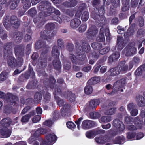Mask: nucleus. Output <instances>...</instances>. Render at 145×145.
Wrapping results in <instances>:
<instances>
[{
    "label": "nucleus",
    "instance_id": "1",
    "mask_svg": "<svg viewBox=\"0 0 145 145\" xmlns=\"http://www.w3.org/2000/svg\"><path fill=\"white\" fill-rule=\"evenodd\" d=\"M105 13L104 8L101 6L99 9L93 10L91 13V17L93 19L100 27H103L106 24V18L103 15Z\"/></svg>",
    "mask_w": 145,
    "mask_h": 145
},
{
    "label": "nucleus",
    "instance_id": "2",
    "mask_svg": "<svg viewBox=\"0 0 145 145\" xmlns=\"http://www.w3.org/2000/svg\"><path fill=\"white\" fill-rule=\"evenodd\" d=\"M8 19L9 16H7L3 20V24L6 29L7 30H9L11 26L15 29H18L20 25V21L17 17L13 15L10 17L9 20Z\"/></svg>",
    "mask_w": 145,
    "mask_h": 145
},
{
    "label": "nucleus",
    "instance_id": "3",
    "mask_svg": "<svg viewBox=\"0 0 145 145\" xmlns=\"http://www.w3.org/2000/svg\"><path fill=\"white\" fill-rule=\"evenodd\" d=\"M82 46L80 43L78 41H76L75 43L76 52L78 54L83 52L87 53H90L91 52V50L89 44L86 42H84L83 40L82 41Z\"/></svg>",
    "mask_w": 145,
    "mask_h": 145
},
{
    "label": "nucleus",
    "instance_id": "4",
    "mask_svg": "<svg viewBox=\"0 0 145 145\" xmlns=\"http://www.w3.org/2000/svg\"><path fill=\"white\" fill-rule=\"evenodd\" d=\"M125 84V82L123 80H120L115 82L112 88V91L108 94L110 95H113L123 91V87Z\"/></svg>",
    "mask_w": 145,
    "mask_h": 145
},
{
    "label": "nucleus",
    "instance_id": "5",
    "mask_svg": "<svg viewBox=\"0 0 145 145\" xmlns=\"http://www.w3.org/2000/svg\"><path fill=\"white\" fill-rule=\"evenodd\" d=\"M77 56H78L77 58H76L75 56L73 54H69V58L71 60L72 62L73 63L76 64L78 63V61H82L81 63H80V64H83L85 62H84V61L86 58V55L82 53H80L79 54H78L77 53Z\"/></svg>",
    "mask_w": 145,
    "mask_h": 145
},
{
    "label": "nucleus",
    "instance_id": "6",
    "mask_svg": "<svg viewBox=\"0 0 145 145\" xmlns=\"http://www.w3.org/2000/svg\"><path fill=\"white\" fill-rule=\"evenodd\" d=\"M135 45L134 42L129 43L125 48L124 50H126L125 56H130L135 54L137 52L136 48L134 46Z\"/></svg>",
    "mask_w": 145,
    "mask_h": 145
},
{
    "label": "nucleus",
    "instance_id": "7",
    "mask_svg": "<svg viewBox=\"0 0 145 145\" xmlns=\"http://www.w3.org/2000/svg\"><path fill=\"white\" fill-rule=\"evenodd\" d=\"M61 90L59 88V87H55V90L53 93L55 99L57 101V104L59 106H63L65 102L63 100L60 99L58 95H61L63 97H64L63 94H61Z\"/></svg>",
    "mask_w": 145,
    "mask_h": 145
},
{
    "label": "nucleus",
    "instance_id": "8",
    "mask_svg": "<svg viewBox=\"0 0 145 145\" xmlns=\"http://www.w3.org/2000/svg\"><path fill=\"white\" fill-rule=\"evenodd\" d=\"M133 120L135 124L136 125L138 129H141L142 127V121H140L138 117H135L133 120L129 116H127L125 119V120L127 124H129Z\"/></svg>",
    "mask_w": 145,
    "mask_h": 145
},
{
    "label": "nucleus",
    "instance_id": "9",
    "mask_svg": "<svg viewBox=\"0 0 145 145\" xmlns=\"http://www.w3.org/2000/svg\"><path fill=\"white\" fill-rule=\"evenodd\" d=\"M46 141H43L41 145H52L57 140L56 136L53 133L49 134L46 136Z\"/></svg>",
    "mask_w": 145,
    "mask_h": 145
},
{
    "label": "nucleus",
    "instance_id": "10",
    "mask_svg": "<svg viewBox=\"0 0 145 145\" xmlns=\"http://www.w3.org/2000/svg\"><path fill=\"white\" fill-rule=\"evenodd\" d=\"M25 46L22 44L16 45L14 48V53L16 56H23L24 54Z\"/></svg>",
    "mask_w": 145,
    "mask_h": 145
},
{
    "label": "nucleus",
    "instance_id": "11",
    "mask_svg": "<svg viewBox=\"0 0 145 145\" xmlns=\"http://www.w3.org/2000/svg\"><path fill=\"white\" fill-rule=\"evenodd\" d=\"M13 44L12 42H8L5 43L3 46V56L6 57V55L12 54V48Z\"/></svg>",
    "mask_w": 145,
    "mask_h": 145
},
{
    "label": "nucleus",
    "instance_id": "12",
    "mask_svg": "<svg viewBox=\"0 0 145 145\" xmlns=\"http://www.w3.org/2000/svg\"><path fill=\"white\" fill-rule=\"evenodd\" d=\"M12 54L6 56L5 57L3 56V57L4 59H7V63L8 65L11 67H13L17 66V61L16 59L13 56H12Z\"/></svg>",
    "mask_w": 145,
    "mask_h": 145
},
{
    "label": "nucleus",
    "instance_id": "13",
    "mask_svg": "<svg viewBox=\"0 0 145 145\" xmlns=\"http://www.w3.org/2000/svg\"><path fill=\"white\" fill-rule=\"evenodd\" d=\"M51 3L47 1H43L38 4V9L40 10H47L49 11V9L51 7Z\"/></svg>",
    "mask_w": 145,
    "mask_h": 145
},
{
    "label": "nucleus",
    "instance_id": "14",
    "mask_svg": "<svg viewBox=\"0 0 145 145\" xmlns=\"http://www.w3.org/2000/svg\"><path fill=\"white\" fill-rule=\"evenodd\" d=\"M18 118L17 117L14 118L12 121H11L10 118H6L1 120V123L5 127L8 126L10 125H13L14 124L17 123V120Z\"/></svg>",
    "mask_w": 145,
    "mask_h": 145
},
{
    "label": "nucleus",
    "instance_id": "15",
    "mask_svg": "<svg viewBox=\"0 0 145 145\" xmlns=\"http://www.w3.org/2000/svg\"><path fill=\"white\" fill-rule=\"evenodd\" d=\"M100 103V101L99 99H94L91 100L89 103V106H86L85 109L86 111L90 110L95 108Z\"/></svg>",
    "mask_w": 145,
    "mask_h": 145
},
{
    "label": "nucleus",
    "instance_id": "16",
    "mask_svg": "<svg viewBox=\"0 0 145 145\" xmlns=\"http://www.w3.org/2000/svg\"><path fill=\"white\" fill-rule=\"evenodd\" d=\"M113 125L120 131H122L125 129L123 123L118 119H115L113 121Z\"/></svg>",
    "mask_w": 145,
    "mask_h": 145
},
{
    "label": "nucleus",
    "instance_id": "17",
    "mask_svg": "<svg viewBox=\"0 0 145 145\" xmlns=\"http://www.w3.org/2000/svg\"><path fill=\"white\" fill-rule=\"evenodd\" d=\"M105 131L102 129L98 130H91L87 132L86 134L87 137L89 138H93L95 135L100 133H104Z\"/></svg>",
    "mask_w": 145,
    "mask_h": 145
},
{
    "label": "nucleus",
    "instance_id": "18",
    "mask_svg": "<svg viewBox=\"0 0 145 145\" xmlns=\"http://www.w3.org/2000/svg\"><path fill=\"white\" fill-rule=\"evenodd\" d=\"M120 56V53L118 52H115L111 55L108 58V63L111 64L113 62H115L118 60Z\"/></svg>",
    "mask_w": 145,
    "mask_h": 145
},
{
    "label": "nucleus",
    "instance_id": "19",
    "mask_svg": "<svg viewBox=\"0 0 145 145\" xmlns=\"http://www.w3.org/2000/svg\"><path fill=\"white\" fill-rule=\"evenodd\" d=\"M3 128L2 129H0V132L1 136L0 137L2 138H7L9 137L11 134V130L7 128L8 126L5 127L1 123Z\"/></svg>",
    "mask_w": 145,
    "mask_h": 145
},
{
    "label": "nucleus",
    "instance_id": "20",
    "mask_svg": "<svg viewBox=\"0 0 145 145\" xmlns=\"http://www.w3.org/2000/svg\"><path fill=\"white\" fill-rule=\"evenodd\" d=\"M23 36L22 32L16 31L13 33V38L14 41L16 43L20 42L22 40Z\"/></svg>",
    "mask_w": 145,
    "mask_h": 145
},
{
    "label": "nucleus",
    "instance_id": "21",
    "mask_svg": "<svg viewBox=\"0 0 145 145\" xmlns=\"http://www.w3.org/2000/svg\"><path fill=\"white\" fill-rule=\"evenodd\" d=\"M98 32V30L95 25H92L89 28L86 33V35L92 37L94 36Z\"/></svg>",
    "mask_w": 145,
    "mask_h": 145
},
{
    "label": "nucleus",
    "instance_id": "22",
    "mask_svg": "<svg viewBox=\"0 0 145 145\" xmlns=\"http://www.w3.org/2000/svg\"><path fill=\"white\" fill-rule=\"evenodd\" d=\"M50 31L46 29L40 32V35L41 38L46 40L48 42H50Z\"/></svg>",
    "mask_w": 145,
    "mask_h": 145
},
{
    "label": "nucleus",
    "instance_id": "23",
    "mask_svg": "<svg viewBox=\"0 0 145 145\" xmlns=\"http://www.w3.org/2000/svg\"><path fill=\"white\" fill-rule=\"evenodd\" d=\"M93 122L89 120H84L82 122V127L85 129H87L91 128L93 125Z\"/></svg>",
    "mask_w": 145,
    "mask_h": 145
},
{
    "label": "nucleus",
    "instance_id": "24",
    "mask_svg": "<svg viewBox=\"0 0 145 145\" xmlns=\"http://www.w3.org/2000/svg\"><path fill=\"white\" fill-rule=\"evenodd\" d=\"M62 106L63 108L61 109L62 115L64 117L68 116L70 106L68 104L65 103Z\"/></svg>",
    "mask_w": 145,
    "mask_h": 145
},
{
    "label": "nucleus",
    "instance_id": "25",
    "mask_svg": "<svg viewBox=\"0 0 145 145\" xmlns=\"http://www.w3.org/2000/svg\"><path fill=\"white\" fill-rule=\"evenodd\" d=\"M53 64L54 67L59 72L61 71V63L59 59H55L53 61Z\"/></svg>",
    "mask_w": 145,
    "mask_h": 145
},
{
    "label": "nucleus",
    "instance_id": "26",
    "mask_svg": "<svg viewBox=\"0 0 145 145\" xmlns=\"http://www.w3.org/2000/svg\"><path fill=\"white\" fill-rule=\"evenodd\" d=\"M51 53L52 56L55 59L59 58L60 55L59 51L56 46H54L52 47Z\"/></svg>",
    "mask_w": 145,
    "mask_h": 145
},
{
    "label": "nucleus",
    "instance_id": "27",
    "mask_svg": "<svg viewBox=\"0 0 145 145\" xmlns=\"http://www.w3.org/2000/svg\"><path fill=\"white\" fill-rule=\"evenodd\" d=\"M47 57L45 54H41L39 59L40 64L42 68L46 67L47 65Z\"/></svg>",
    "mask_w": 145,
    "mask_h": 145
},
{
    "label": "nucleus",
    "instance_id": "28",
    "mask_svg": "<svg viewBox=\"0 0 145 145\" xmlns=\"http://www.w3.org/2000/svg\"><path fill=\"white\" fill-rule=\"evenodd\" d=\"M81 21L77 18H74L71 20L70 22V25L72 28H77L80 25Z\"/></svg>",
    "mask_w": 145,
    "mask_h": 145
},
{
    "label": "nucleus",
    "instance_id": "29",
    "mask_svg": "<svg viewBox=\"0 0 145 145\" xmlns=\"http://www.w3.org/2000/svg\"><path fill=\"white\" fill-rule=\"evenodd\" d=\"M136 101L139 106L142 107L145 105V99L142 95L137 96Z\"/></svg>",
    "mask_w": 145,
    "mask_h": 145
},
{
    "label": "nucleus",
    "instance_id": "30",
    "mask_svg": "<svg viewBox=\"0 0 145 145\" xmlns=\"http://www.w3.org/2000/svg\"><path fill=\"white\" fill-rule=\"evenodd\" d=\"M64 97L68 99L71 102L75 100V96L74 94L71 92L67 91L63 94Z\"/></svg>",
    "mask_w": 145,
    "mask_h": 145
},
{
    "label": "nucleus",
    "instance_id": "31",
    "mask_svg": "<svg viewBox=\"0 0 145 145\" xmlns=\"http://www.w3.org/2000/svg\"><path fill=\"white\" fill-rule=\"evenodd\" d=\"M118 45V49L121 50L125 46V43L124 42V40L122 37H118L117 39V44Z\"/></svg>",
    "mask_w": 145,
    "mask_h": 145
},
{
    "label": "nucleus",
    "instance_id": "32",
    "mask_svg": "<svg viewBox=\"0 0 145 145\" xmlns=\"http://www.w3.org/2000/svg\"><path fill=\"white\" fill-rule=\"evenodd\" d=\"M95 140L97 143L100 144H104L106 142L109 141V140L106 137H96Z\"/></svg>",
    "mask_w": 145,
    "mask_h": 145
},
{
    "label": "nucleus",
    "instance_id": "33",
    "mask_svg": "<svg viewBox=\"0 0 145 145\" xmlns=\"http://www.w3.org/2000/svg\"><path fill=\"white\" fill-rule=\"evenodd\" d=\"M104 28L101 27L100 30L99 34L97 37L96 40L98 42H103L105 40V37L104 34Z\"/></svg>",
    "mask_w": 145,
    "mask_h": 145
},
{
    "label": "nucleus",
    "instance_id": "34",
    "mask_svg": "<svg viewBox=\"0 0 145 145\" xmlns=\"http://www.w3.org/2000/svg\"><path fill=\"white\" fill-rule=\"evenodd\" d=\"M20 0H13L11 1L9 3V8L10 10H14L16 8L18 5Z\"/></svg>",
    "mask_w": 145,
    "mask_h": 145
},
{
    "label": "nucleus",
    "instance_id": "35",
    "mask_svg": "<svg viewBox=\"0 0 145 145\" xmlns=\"http://www.w3.org/2000/svg\"><path fill=\"white\" fill-rule=\"evenodd\" d=\"M134 32V31L133 29L129 28L127 31L125 33L124 36L127 41H129V38L133 35Z\"/></svg>",
    "mask_w": 145,
    "mask_h": 145
},
{
    "label": "nucleus",
    "instance_id": "36",
    "mask_svg": "<svg viewBox=\"0 0 145 145\" xmlns=\"http://www.w3.org/2000/svg\"><path fill=\"white\" fill-rule=\"evenodd\" d=\"M125 142V138L123 136L117 137L114 141V144H123Z\"/></svg>",
    "mask_w": 145,
    "mask_h": 145
},
{
    "label": "nucleus",
    "instance_id": "37",
    "mask_svg": "<svg viewBox=\"0 0 145 145\" xmlns=\"http://www.w3.org/2000/svg\"><path fill=\"white\" fill-rule=\"evenodd\" d=\"M100 80L99 78L94 77L92 78L89 80L87 82L88 84L89 85H92L96 84L99 83Z\"/></svg>",
    "mask_w": 145,
    "mask_h": 145
},
{
    "label": "nucleus",
    "instance_id": "38",
    "mask_svg": "<svg viewBox=\"0 0 145 145\" xmlns=\"http://www.w3.org/2000/svg\"><path fill=\"white\" fill-rule=\"evenodd\" d=\"M112 120V117L110 116L106 115L102 116L100 119L99 122L100 123H107L110 122Z\"/></svg>",
    "mask_w": 145,
    "mask_h": 145
},
{
    "label": "nucleus",
    "instance_id": "39",
    "mask_svg": "<svg viewBox=\"0 0 145 145\" xmlns=\"http://www.w3.org/2000/svg\"><path fill=\"white\" fill-rule=\"evenodd\" d=\"M34 114V111H32L29 113L28 114L26 115L23 116L21 119V121L22 122H27L31 116H33Z\"/></svg>",
    "mask_w": 145,
    "mask_h": 145
},
{
    "label": "nucleus",
    "instance_id": "40",
    "mask_svg": "<svg viewBox=\"0 0 145 145\" xmlns=\"http://www.w3.org/2000/svg\"><path fill=\"white\" fill-rule=\"evenodd\" d=\"M130 1L122 2L121 10L123 12L128 10L130 8Z\"/></svg>",
    "mask_w": 145,
    "mask_h": 145
},
{
    "label": "nucleus",
    "instance_id": "41",
    "mask_svg": "<svg viewBox=\"0 0 145 145\" xmlns=\"http://www.w3.org/2000/svg\"><path fill=\"white\" fill-rule=\"evenodd\" d=\"M21 3L23 4V8L27 10L31 6V3L30 0H21Z\"/></svg>",
    "mask_w": 145,
    "mask_h": 145
},
{
    "label": "nucleus",
    "instance_id": "42",
    "mask_svg": "<svg viewBox=\"0 0 145 145\" xmlns=\"http://www.w3.org/2000/svg\"><path fill=\"white\" fill-rule=\"evenodd\" d=\"M50 80L48 82V83H47V82L48 80V79H46V80H45L44 82V83L45 84H49L50 85V88H52L56 80L54 79V78L52 76H50Z\"/></svg>",
    "mask_w": 145,
    "mask_h": 145
},
{
    "label": "nucleus",
    "instance_id": "43",
    "mask_svg": "<svg viewBox=\"0 0 145 145\" xmlns=\"http://www.w3.org/2000/svg\"><path fill=\"white\" fill-rule=\"evenodd\" d=\"M91 46L94 49L96 50H99L102 48V44L98 42L92 43L91 44Z\"/></svg>",
    "mask_w": 145,
    "mask_h": 145
},
{
    "label": "nucleus",
    "instance_id": "44",
    "mask_svg": "<svg viewBox=\"0 0 145 145\" xmlns=\"http://www.w3.org/2000/svg\"><path fill=\"white\" fill-rule=\"evenodd\" d=\"M63 66L65 72L67 71L71 68V63L66 60L63 61Z\"/></svg>",
    "mask_w": 145,
    "mask_h": 145
},
{
    "label": "nucleus",
    "instance_id": "45",
    "mask_svg": "<svg viewBox=\"0 0 145 145\" xmlns=\"http://www.w3.org/2000/svg\"><path fill=\"white\" fill-rule=\"evenodd\" d=\"M92 5L96 10L99 9L101 6V2L100 0H92L91 1Z\"/></svg>",
    "mask_w": 145,
    "mask_h": 145
},
{
    "label": "nucleus",
    "instance_id": "46",
    "mask_svg": "<svg viewBox=\"0 0 145 145\" xmlns=\"http://www.w3.org/2000/svg\"><path fill=\"white\" fill-rule=\"evenodd\" d=\"M42 97V95L39 92L36 93L35 95L34 101L36 103H38L40 101Z\"/></svg>",
    "mask_w": 145,
    "mask_h": 145
},
{
    "label": "nucleus",
    "instance_id": "47",
    "mask_svg": "<svg viewBox=\"0 0 145 145\" xmlns=\"http://www.w3.org/2000/svg\"><path fill=\"white\" fill-rule=\"evenodd\" d=\"M89 17V12L87 11H85L82 14L81 17V19L82 21L85 22L87 20Z\"/></svg>",
    "mask_w": 145,
    "mask_h": 145
},
{
    "label": "nucleus",
    "instance_id": "48",
    "mask_svg": "<svg viewBox=\"0 0 145 145\" xmlns=\"http://www.w3.org/2000/svg\"><path fill=\"white\" fill-rule=\"evenodd\" d=\"M55 27V25L52 23H48L45 25V29L51 31L53 30Z\"/></svg>",
    "mask_w": 145,
    "mask_h": 145
},
{
    "label": "nucleus",
    "instance_id": "49",
    "mask_svg": "<svg viewBox=\"0 0 145 145\" xmlns=\"http://www.w3.org/2000/svg\"><path fill=\"white\" fill-rule=\"evenodd\" d=\"M8 99V101H10L14 105L17 104L18 101V97L14 96H12L10 97H9Z\"/></svg>",
    "mask_w": 145,
    "mask_h": 145
},
{
    "label": "nucleus",
    "instance_id": "50",
    "mask_svg": "<svg viewBox=\"0 0 145 145\" xmlns=\"http://www.w3.org/2000/svg\"><path fill=\"white\" fill-rule=\"evenodd\" d=\"M93 91L92 87L90 85H87L84 88V91L86 94H90L92 93Z\"/></svg>",
    "mask_w": 145,
    "mask_h": 145
},
{
    "label": "nucleus",
    "instance_id": "51",
    "mask_svg": "<svg viewBox=\"0 0 145 145\" xmlns=\"http://www.w3.org/2000/svg\"><path fill=\"white\" fill-rule=\"evenodd\" d=\"M115 108H111L105 110L104 114L107 115H112L114 114L115 113Z\"/></svg>",
    "mask_w": 145,
    "mask_h": 145
},
{
    "label": "nucleus",
    "instance_id": "52",
    "mask_svg": "<svg viewBox=\"0 0 145 145\" xmlns=\"http://www.w3.org/2000/svg\"><path fill=\"white\" fill-rule=\"evenodd\" d=\"M111 3L114 8H117L120 5V0H111Z\"/></svg>",
    "mask_w": 145,
    "mask_h": 145
},
{
    "label": "nucleus",
    "instance_id": "53",
    "mask_svg": "<svg viewBox=\"0 0 145 145\" xmlns=\"http://www.w3.org/2000/svg\"><path fill=\"white\" fill-rule=\"evenodd\" d=\"M136 133L135 132H130L127 134V137L128 139L134 140L136 136Z\"/></svg>",
    "mask_w": 145,
    "mask_h": 145
},
{
    "label": "nucleus",
    "instance_id": "54",
    "mask_svg": "<svg viewBox=\"0 0 145 145\" xmlns=\"http://www.w3.org/2000/svg\"><path fill=\"white\" fill-rule=\"evenodd\" d=\"M57 44L58 47L61 49L63 48L64 47V43L63 39L61 38L57 40Z\"/></svg>",
    "mask_w": 145,
    "mask_h": 145
},
{
    "label": "nucleus",
    "instance_id": "55",
    "mask_svg": "<svg viewBox=\"0 0 145 145\" xmlns=\"http://www.w3.org/2000/svg\"><path fill=\"white\" fill-rule=\"evenodd\" d=\"M49 11H50L52 13H54L55 14L57 15H60V12L57 9L55 8L52 6H51L49 9Z\"/></svg>",
    "mask_w": 145,
    "mask_h": 145
},
{
    "label": "nucleus",
    "instance_id": "56",
    "mask_svg": "<svg viewBox=\"0 0 145 145\" xmlns=\"http://www.w3.org/2000/svg\"><path fill=\"white\" fill-rule=\"evenodd\" d=\"M145 71V63L140 65L136 70L135 72H143Z\"/></svg>",
    "mask_w": 145,
    "mask_h": 145
},
{
    "label": "nucleus",
    "instance_id": "57",
    "mask_svg": "<svg viewBox=\"0 0 145 145\" xmlns=\"http://www.w3.org/2000/svg\"><path fill=\"white\" fill-rule=\"evenodd\" d=\"M145 34V29L141 28L139 29L137 32V36L138 37H142Z\"/></svg>",
    "mask_w": 145,
    "mask_h": 145
},
{
    "label": "nucleus",
    "instance_id": "58",
    "mask_svg": "<svg viewBox=\"0 0 145 145\" xmlns=\"http://www.w3.org/2000/svg\"><path fill=\"white\" fill-rule=\"evenodd\" d=\"M74 48V45L71 43H67L66 45V49L69 52H72Z\"/></svg>",
    "mask_w": 145,
    "mask_h": 145
},
{
    "label": "nucleus",
    "instance_id": "59",
    "mask_svg": "<svg viewBox=\"0 0 145 145\" xmlns=\"http://www.w3.org/2000/svg\"><path fill=\"white\" fill-rule=\"evenodd\" d=\"M42 48V52L41 54H43V55L45 54L47 57V55L46 53L48 50L49 47L45 44L43 45Z\"/></svg>",
    "mask_w": 145,
    "mask_h": 145
},
{
    "label": "nucleus",
    "instance_id": "60",
    "mask_svg": "<svg viewBox=\"0 0 145 145\" xmlns=\"http://www.w3.org/2000/svg\"><path fill=\"white\" fill-rule=\"evenodd\" d=\"M91 118L92 119H96L99 118L100 115L98 112H92L90 113Z\"/></svg>",
    "mask_w": 145,
    "mask_h": 145
},
{
    "label": "nucleus",
    "instance_id": "61",
    "mask_svg": "<svg viewBox=\"0 0 145 145\" xmlns=\"http://www.w3.org/2000/svg\"><path fill=\"white\" fill-rule=\"evenodd\" d=\"M28 142L30 144H32L33 145H39V143L36 140L31 137L29 138L28 140Z\"/></svg>",
    "mask_w": 145,
    "mask_h": 145
},
{
    "label": "nucleus",
    "instance_id": "62",
    "mask_svg": "<svg viewBox=\"0 0 145 145\" xmlns=\"http://www.w3.org/2000/svg\"><path fill=\"white\" fill-rule=\"evenodd\" d=\"M44 101L46 103H49L51 97L50 94L48 93H47L44 95Z\"/></svg>",
    "mask_w": 145,
    "mask_h": 145
},
{
    "label": "nucleus",
    "instance_id": "63",
    "mask_svg": "<svg viewBox=\"0 0 145 145\" xmlns=\"http://www.w3.org/2000/svg\"><path fill=\"white\" fill-rule=\"evenodd\" d=\"M37 11L35 8H33L30 9L28 11V14L30 15L31 17H33L37 14Z\"/></svg>",
    "mask_w": 145,
    "mask_h": 145
},
{
    "label": "nucleus",
    "instance_id": "64",
    "mask_svg": "<svg viewBox=\"0 0 145 145\" xmlns=\"http://www.w3.org/2000/svg\"><path fill=\"white\" fill-rule=\"evenodd\" d=\"M50 18H51L50 19L54 20L56 21L60 24H61L62 22V20L61 19L57 16L55 15L52 16H50Z\"/></svg>",
    "mask_w": 145,
    "mask_h": 145
}]
</instances>
